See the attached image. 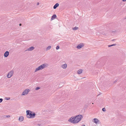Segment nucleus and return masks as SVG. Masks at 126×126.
Here are the masks:
<instances>
[{
  "instance_id": "f257e3e1",
  "label": "nucleus",
  "mask_w": 126,
  "mask_h": 126,
  "mask_svg": "<svg viewBox=\"0 0 126 126\" xmlns=\"http://www.w3.org/2000/svg\"><path fill=\"white\" fill-rule=\"evenodd\" d=\"M82 116L81 115H79L76 116L72 117L68 120V121L73 124L77 123L79 122L82 118Z\"/></svg>"
},
{
  "instance_id": "f03ea898",
  "label": "nucleus",
  "mask_w": 126,
  "mask_h": 126,
  "mask_svg": "<svg viewBox=\"0 0 126 126\" xmlns=\"http://www.w3.org/2000/svg\"><path fill=\"white\" fill-rule=\"evenodd\" d=\"M26 117L29 118H33L35 117L36 114L35 113L30 110H27L26 111Z\"/></svg>"
},
{
  "instance_id": "7ed1b4c3",
  "label": "nucleus",
  "mask_w": 126,
  "mask_h": 126,
  "mask_svg": "<svg viewBox=\"0 0 126 126\" xmlns=\"http://www.w3.org/2000/svg\"><path fill=\"white\" fill-rule=\"evenodd\" d=\"M48 66V64L47 63H44L43 64L39 66L37 68H36L34 72H35L38 71L42 70L46 67H47Z\"/></svg>"
},
{
  "instance_id": "20e7f679",
  "label": "nucleus",
  "mask_w": 126,
  "mask_h": 126,
  "mask_svg": "<svg viewBox=\"0 0 126 126\" xmlns=\"http://www.w3.org/2000/svg\"><path fill=\"white\" fill-rule=\"evenodd\" d=\"M30 90L29 89H26L22 93V95H25L27 94H28L29 91H30Z\"/></svg>"
},
{
  "instance_id": "39448f33",
  "label": "nucleus",
  "mask_w": 126,
  "mask_h": 126,
  "mask_svg": "<svg viewBox=\"0 0 126 126\" xmlns=\"http://www.w3.org/2000/svg\"><path fill=\"white\" fill-rule=\"evenodd\" d=\"M13 74V72L11 71L9 72L7 76V77L8 78H11Z\"/></svg>"
},
{
  "instance_id": "423d86ee",
  "label": "nucleus",
  "mask_w": 126,
  "mask_h": 126,
  "mask_svg": "<svg viewBox=\"0 0 126 126\" xmlns=\"http://www.w3.org/2000/svg\"><path fill=\"white\" fill-rule=\"evenodd\" d=\"M84 46V45L83 43H80L78 45L77 47V48L78 49H80L83 47Z\"/></svg>"
},
{
  "instance_id": "0eeeda50",
  "label": "nucleus",
  "mask_w": 126,
  "mask_h": 126,
  "mask_svg": "<svg viewBox=\"0 0 126 126\" xmlns=\"http://www.w3.org/2000/svg\"><path fill=\"white\" fill-rule=\"evenodd\" d=\"M34 49V47H31L29 48H27L26 50H25V51H32Z\"/></svg>"
},
{
  "instance_id": "6e6552de",
  "label": "nucleus",
  "mask_w": 126,
  "mask_h": 126,
  "mask_svg": "<svg viewBox=\"0 0 126 126\" xmlns=\"http://www.w3.org/2000/svg\"><path fill=\"white\" fill-rule=\"evenodd\" d=\"M94 122L96 124H98L100 123V121L97 119L94 118Z\"/></svg>"
},
{
  "instance_id": "1a4fd4ad",
  "label": "nucleus",
  "mask_w": 126,
  "mask_h": 126,
  "mask_svg": "<svg viewBox=\"0 0 126 126\" xmlns=\"http://www.w3.org/2000/svg\"><path fill=\"white\" fill-rule=\"evenodd\" d=\"M9 55V52L7 51H6L4 54V56L5 57H7Z\"/></svg>"
},
{
  "instance_id": "9d476101",
  "label": "nucleus",
  "mask_w": 126,
  "mask_h": 126,
  "mask_svg": "<svg viewBox=\"0 0 126 126\" xmlns=\"http://www.w3.org/2000/svg\"><path fill=\"white\" fill-rule=\"evenodd\" d=\"M67 65L66 64H64L62 65V67L63 68L65 69L67 67Z\"/></svg>"
},
{
  "instance_id": "9b49d317",
  "label": "nucleus",
  "mask_w": 126,
  "mask_h": 126,
  "mask_svg": "<svg viewBox=\"0 0 126 126\" xmlns=\"http://www.w3.org/2000/svg\"><path fill=\"white\" fill-rule=\"evenodd\" d=\"M24 119V117L23 116H21L19 118V120L20 121H22Z\"/></svg>"
},
{
  "instance_id": "f8f14e48",
  "label": "nucleus",
  "mask_w": 126,
  "mask_h": 126,
  "mask_svg": "<svg viewBox=\"0 0 126 126\" xmlns=\"http://www.w3.org/2000/svg\"><path fill=\"white\" fill-rule=\"evenodd\" d=\"M56 17V16L55 14L53 15L51 17V20H52L53 19L55 18Z\"/></svg>"
},
{
  "instance_id": "ddd939ff",
  "label": "nucleus",
  "mask_w": 126,
  "mask_h": 126,
  "mask_svg": "<svg viewBox=\"0 0 126 126\" xmlns=\"http://www.w3.org/2000/svg\"><path fill=\"white\" fill-rule=\"evenodd\" d=\"M59 4L58 3H56L53 6V8L54 9H56L57 7L59 6Z\"/></svg>"
},
{
  "instance_id": "4468645a",
  "label": "nucleus",
  "mask_w": 126,
  "mask_h": 126,
  "mask_svg": "<svg viewBox=\"0 0 126 126\" xmlns=\"http://www.w3.org/2000/svg\"><path fill=\"white\" fill-rule=\"evenodd\" d=\"M82 69H79L77 71V73L79 74H80L82 73Z\"/></svg>"
},
{
  "instance_id": "2eb2a0df",
  "label": "nucleus",
  "mask_w": 126,
  "mask_h": 126,
  "mask_svg": "<svg viewBox=\"0 0 126 126\" xmlns=\"http://www.w3.org/2000/svg\"><path fill=\"white\" fill-rule=\"evenodd\" d=\"M51 48V46H49L46 49L47 50H48L50 49Z\"/></svg>"
},
{
  "instance_id": "dca6fc26",
  "label": "nucleus",
  "mask_w": 126,
  "mask_h": 126,
  "mask_svg": "<svg viewBox=\"0 0 126 126\" xmlns=\"http://www.w3.org/2000/svg\"><path fill=\"white\" fill-rule=\"evenodd\" d=\"M10 117V116L9 115H5L3 117L4 118H9Z\"/></svg>"
},
{
  "instance_id": "f3484780",
  "label": "nucleus",
  "mask_w": 126,
  "mask_h": 126,
  "mask_svg": "<svg viewBox=\"0 0 126 126\" xmlns=\"http://www.w3.org/2000/svg\"><path fill=\"white\" fill-rule=\"evenodd\" d=\"M78 28L75 27L72 28V29L73 30H75L78 29Z\"/></svg>"
},
{
  "instance_id": "a211bd4d",
  "label": "nucleus",
  "mask_w": 126,
  "mask_h": 126,
  "mask_svg": "<svg viewBox=\"0 0 126 126\" xmlns=\"http://www.w3.org/2000/svg\"><path fill=\"white\" fill-rule=\"evenodd\" d=\"M40 88V87H37L35 89V90H37L39 89Z\"/></svg>"
},
{
  "instance_id": "6ab92c4d",
  "label": "nucleus",
  "mask_w": 126,
  "mask_h": 126,
  "mask_svg": "<svg viewBox=\"0 0 126 126\" xmlns=\"http://www.w3.org/2000/svg\"><path fill=\"white\" fill-rule=\"evenodd\" d=\"M60 47L59 46H57L56 48L57 50H58L59 48Z\"/></svg>"
},
{
  "instance_id": "aec40b11",
  "label": "nucleus",
  "mask_w": 126,
  "mask_h": 126,
  "mask_svg": "<svg viewBox=\"0 0 126 126\" xmlns=\"http://www.w3.org/2000/svg\"><path fill=\"white\" fill-rule=\"evenodd\" d=\"M102 110L103 111H105L106 110L105 109V108H103L102 109Z\"/></svg>"
},
{
  "instance_id": "412c9836",
  "label": "nucleus",
  "mask_w": 126,
  "mask_h": 126,
  "mask_svg": "<svg viewBox=\"0 0 126 126\" xmlns=\"http://www.w3.org/2000/svg\"><path fill=\"white\" fill-rule=\"evenodd\" d=\"M116 44H112V45H109L108 46V47H111L112 46H114V45H115Z\"/></svg>"
},
{
  "instance_id": "4be33fe9",
  "label": "nucleus",
  "mask_w": 126,
  "mask_h": 126,
  "mask_svg": "<svg viewBox=\"0 0 126 126\" xmlns=\"http://www.w3.org/2000/svg\"><path fill=\"white\" fill-rule=\"evenodd\" d=\"M3 101V99L2 98H0V103H1Z\"/></svg>"
},
{
  "instance_id": "5701e85b",
  "label": "nucleus",
  "mask_w": 126,
  "mask_h": 126,
  "mask_svg": "<svg viewBox=\"0 0 126 126\" xmlns=\"http://www.w3.org/2000/svg\"><path fill=\"white\" fill-rule=\"evenodd\" d=\"M60 84H61V85L63 86V85L64 83H61L60 84Z\"/></svg>"
},
{
  "instance_id": "b1692460",
  "label": "nucleus",
  "mask_w": 126,
  "mask_h": 126,
  "mask_svg": "<svg viewBox=\"0 0 126 126\" xmlns=\"http://www.w3.org/2000/svg\"><path fill=\"white\" fill-rule=\"evenodd\" d=\"M6 99L7 100H8L10 99V98H9V97H7V98L6 97Z\"/></svg>"
},
{
  "instance_id": "393cba45",
  "label": "nucleus",
  "mask_w": 126,
  "mask_h": 126,
  "mask_svg": "<svg viewBox=\"0 0 126 126\" xmlns=\"http://www.w3.org/2000/svg\"><path fill=\"white\" fill-rule=\"evenodd\" d=\"M112 32H114L115 33L116 32V31H113Z\"/></svg>"
},
{
  "instance_id": "a878e982",
  "label": "nucleus",
  "mask_w": 126,
  "mask_h": 126,
  "mask_svg": "<svg viewBox=\"0 0 126 126\" xmlns=\"http://www.w3.org/2000/svg\"><path fill=\"white\" fill-rule=\"evenodd\" d=\"M117 80H115L114 81V83H115V82H117Z\"/></svg>"
},
{
  "instance_id": "bb28decb",
  "label": "nucleus",
  "mask_w": 126,
  "mask_h": 126,
  "mask_svg": "<svg viewBox=\"0 0 126 126\" xmlns=\"http://www.w3.org/2000/svg\"><path fill=\"white\" fill-rule=\"evenodd\" d=\"M39 2H37V5H39Z\"/></svg>"
},
{
  "instance_id": "cd10ccee",
  "label": "nucleus",
  "mask_w": 126,
  "mask_h": 126,
  "mask_svg": "<svg viewBox=\"0 0 126 126\" xmlns=\"http://www.w3.org/2000/svg\"><path fill=\"white\" fill-rule=\"evenodd\" d=\"M123 1H126V0H123Z\"/></svg>"
},
{
  "instance_id": "c85d7f7f",
  "label": "nucleus",
  "mask_w": 126,
  "mask_h": 126,
  "mask_svg": "<svg viewBox=\"0 0 126 126\" xmlns=\"http://www.w3.org/2000/svg\"><path fill=\"white\" fill-rule=\"evenodd\" d=\"M19 25L20 26H21V24H20Z\"/></svg>"
},
{
  "instance_id": "c756f323",
  "label": "nucleus",
  "mask_w": 126,
  "mask_h": 126,
  "mask_svg": "<svg viewBox=\"0 0 126 126\" xmlns=\"http://www.w3.org/2000/svg\"><path fill=\"white\" fill-rule=\"evenodd\" d=\"M85 126V125H82V126Z\"/></svg>"
},
{
  "instance_id": "7c9ffc66",
  "label": "nucleus",
  "mask_w": 126,
  "mask_h": 126,
  "mask_svg": "<svg viewBox=\"0 0 126 126\" xmlns=\"http://www.w3.org/2000/svg\"><path fill=\"white\" fill-rule=\"evenodd\" d=\"M38 125H39V126H40V124H38Z\"/></svg>"
},
{
  "instance_id": "2f4dec72",
  "label": "nucleus",
  "mask_w": 126,
  "mask_h": 126,
  "mask_svg": "<svg viewBox=\"0 0 126 126\" xmlns=\"http://www.w3.org/2000/svg\"><path fill=\"white\" fill-rule=\"evenodd\" d=\"M115 40V39H113V40H112V41H114V40Z\"/></svg>"
},
{
  "instance_id": "473e14b6",
  "label": "nucleus",
  "mask_w": 126,
  "mask_h": 126,
  "mask_svg": "<svg viewBox=\"0 0 126 126\" xmlns=\"http://www.w3.org/2000/svg\"><path fill=\"white\" fill-rule=\"evenodd\" d=\"M92 104H94V103H92Z\"/></svg>"
},
{
  "instance_id": "72a5a7b5",
  "label": "nucleus",
  "mask_w": 126,
  "mask_h": 126,
  "mask_svg": "<svg viewBox=\"0 0 126 126\" xmlns=\"http://www.w3.org/2000/svg\"><path fill=\"white\" fill-rule=\"evenodd\" d=\"M60 87H61V86H60Z\"/></svg>"
}]
</instances>
